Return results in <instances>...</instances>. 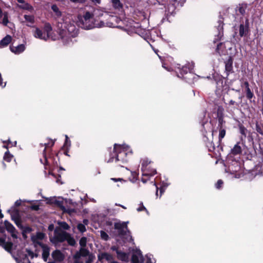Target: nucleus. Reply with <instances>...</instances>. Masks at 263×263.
<instances>
[{"mask_svg": "<svg viewBox=\"0 0 263 263\" xmlns=\"http://www.w3.org/2000/svg\"><path fill=\"white\" fill-rule=\"evenodd\" d=\"M59 225L61 228L65 230H68L70 229L69 226L65 221L60 222Z\"/></svg>", "mask_w": 263, "mask_h": 263, "instance_id": "obj_45", "label": "nucleus"}, {"mask_svg": "<svg viewBox=\"0 0 263 263\" xmlns=\"http://www.w3.org/2000/svg\"><path fill=\"white\" fill-rule=\"evenodd\" d=\"M44 30L46 33V36L47 39L51 37L52 40H57V37L52 35V27L49 23L46 22L44 24ZM65 32L66 30L64 29H61L59 32V36H58L57 39H59L60 37L63 39Z\"/></svg>", "mask_w": 263, "mask_h": 263, "instance_id": "obj_6", "label": "nucleus"}, {"mask_svg": "<svg viewBox=\"0 0 263 263\" xmlns=\"http://www.w3.org/2000/svg\"><path fill=\"white\" fill-rule=\"evenodd\" d=\"M54 233V237L52 239H50L51 241L53 243L63 242L66 241L69 234L58 227L55 229Z\"/></svg>", "mask_w": 263, "mask_h": 263, "instance_id": "obj_5", "label": "nucleus"}, {"mask_svg": "<svg viewBox=\"0 0 263 263\" xmlns=\"http://www.w3.org/2000/svg\"><path fill=\"white\" fill-rule=\"evenodd\" d=\"M18 3L21 4L18 5L17 7L23 10H28L30 12H32L34 8L29 3H26L24 0H16Z\"/></svg>", "mask_w": 263, "mask_h": 263, "instance_id": "obj_15", "label": "nucleus"}, {"mask_svg": "<svg viewBox=\"0 0 263 263\" xmlns=\"http://www.w3.org/2000/svg\"><path fill=\"white\" fill-rule=\"evenodd\" d=\"M179 70L180 74H178L177 76L179 78H181L185 80H186L188 78L187 77H185V75L187 74L189 72L190 74L192 75L191 71L192 69L190 68L189 66H183L181 68L178 67Z\"/></svg>", "mask_w": 263, "mask_h": 263, "instance_id": "obj_13", "label": "nucleus"}, {"mask_svg": "<svg viewBox=\"0 0 263 263\" xmlns=\"http://www.w3.org/2000/svg\"><path fill=\"white\" fill-rule=\"evenodd\" d=\"M71 2L74 3L84 4L86 0H70Z\"/></svg>", "mask_w": 263, "mask_h": 263, "instance_id": "obj_56", "label": "nucleus"}, {"mask_svg": "<svg viewBox=\"0 0 263 263\" xmlns=\"http://www.w3.org/2000/svg\"><path fill=\"white\" fill-rule=\"evenodd\" d=\"M51 256L57 262H62L65 258V255L59 250H55L51 253Z\"/></svg>", "mask_w": 263, "mask_h": 263, "instance_id": "obj_14", "label": "nucleus"}, {"mask_svg": "<svg viewBox=\"0 0 263 263\" xmlns=\"http://www.w3.org/2000/svg\"><path fill=\"white\" fill-rule=\"evenodd\" d=\"M112 259H113V257H112V255H111L108 253H106V252L102 253L98 255V259L100 261H101L103 259H105L107 261H109V260H112Z\"/></svg>", "mask_w": 263, "mask_h": 263, "instance_id": "obj_24", "label": "nucleus"}, {"mask_svg": "<svg viewBox=\"0 0 263 263\" xmlns=\"http://www.w3.org/2000/svg\"><path fill=\"white\" fill-rule=\"evenodd\" d=\"M68 245L70 246H74L76 244V242L75 239L72 237L71 235L69 233L68 236L67 237V239H66Z\"/></svg>", "mask_w": 263, "mask_h": 263, "instance_id": "obj_34", "label": "nucleus"}, {"mask_svg": "<svg viewBox=\"0 0 263 263\" xmlns=\"http://www.w3.org/2000/svg\"><path fill=\"white\" fill-rule=\"evenodd\" d=\"M218 126L217 128H223V125L226 123V121L224 120L223 117L222 115H218Z\"/></svg>", "mask_w": 263, "mask_h": 263, "instance_id": "obj_32", "label": "nucleus"}, {"mask_svg": "<svg viewBox=\"0 0 263 263\" xmlns=\"http://www.w3.org/2000/svg\"><path fill=\"white\" fill-rule=\"evenodd\" d=\"M109 157L107 162L111 163L115 161L119 166L123 167L122 164L128 161L126 150L122 145L117 144H114L112 152H110Z\"/></svg>", "mask_w": 263, "mask_h": 263, "instance_id": "obj_1", "label": "nucleus"}, {"mask_svg": "<svg viewBox=\"0 0 263 263\" xmlns=\"http://www.w3.org/2000/svg\"><path fill=\"white\" fill-rule=\"evenodd\" d=\"M224 73L226 74V77H223V79L228 80V77L230 74L234 73V70L233 68V58L231 56H229L228 59L224 61Z\"/></svg>", "mask_w": 263, "mask_h": 263, "instance_id": "obj_7", "label": "nucleus"}, {"mask_svg": "<svg viewBox=\"0 0 263 263\" xmlns=\"http://www.w3.org/2000/svg\"><path fill=\"white\" fill-rule=\"evenodd\" d=\"M117 258L122 261H125L128 262L129 260V256L128 254L125 252H123L122 251L118 252H117Z\"/></svg>", "mask_w": 263, "mask_h": 263, "instance_id": "obj_23", "label": "nucleus"}, {"mask_svg": "<svg viewBox=\"0 0 263 263\" xmlns=\"http://www.w3.org/2000/svg\"><path fill=\"white\" fill-rule=\"evenodd\" d=\"M127 223L125 222H115L114 224L115 229L118 231V235L122 239H125L128 240V238L130 237V239H132V237L127 233H129L130 232L128 230Z\"/></svg>", "mask_w": 263, "mask_h": 263, "instance_id": "obj_4", "label": "nucleus"}, {"mask_svg": "<svg viewBox=\"0 0 263 263\" xmlns=\"http://www.w3.org/2000/svg\"><path fill=\"white\" fill-rule=\"evenodd\" d=\"M138 212H141L143 211H145L147 213H148L147 210L145 208V207L143 205V202H140L139 204V207L137 209Z\"/></svg>", "mask_w": 263, "mask_h": 263, "instance_id": "obj_49", "label": "nucleus"}, {"mask_svg": "<svg viewBox=\"0 0 263 263\" xmlns=\"http://www.w3.org/2000/svg\"><path fill=\"white\" fill-rule=\"evenodd\" d=\"M151 161H148L147 159L143 160L141 165V170L142 171L145 168V167L148 168V165L151 163Z\"/></svg>", "mask_w": 263, "mask_h": 263, "instance_id": "obj_42", "label": "nucleus"}, {"mask_svg": "<svg viewBox=\"0 0 263 263\" xmlns=\"http://www.w3.org/2000/svg\"><path fill=\"white\" fill-rule=\"evenodd\" d=\"M130 174L131 176H132V178H131L130 177H129L128 179L130 181L134 182L137 179V178L138 174L136 172H130Z\"/></svg>", "mask_w": 263, "mask_h": 263, "instance_id": "obj_46", "label": "nucleus"}, {"mask_svg": "<svg viewBox=\"0 0 263 263\" xmlns=\"http://www.w3.org/2000/svg\"><path fill=\"white\" fill-rule=\"evenodd\" d=\"M218 23L219 24V25H218V26L217 27V29H218V34H217V36L213 40V43H216L218 41L221 40V39H222V37L223 35V23L222 21H219L218 22Z\"/></svg>", "mask_w": 263, "mask_h": 263, "instance_id": "obj_16", "label": "nucleus"}, {"mask_svg": "<svg viewBox=\"0 0 263 263\" xmlns=\"http://www.w3.org/2000/svg\"><path fill=\"white\" fill-rule=\"evenodd\" d=\"M81 255L80 254H79V252H77L73 256V258L74 259V260L76 259H80V258L81 257Z\"/></svg>", "mask_w": 263, "mask_h": 263, "instance_id": "obj_61", "label": "nucleus"}, {"mask_svg": "<svg viewBox=\"0 0 263 263\" xmlns=\"http://www.w3.org/2000/svg\"><path fill=\"white\" fill-rule=\"evenodd\" d=\"M13 158V155H11L9 151L8 150L7 152L5 153L3 159L4 160L7 161V162H10Z\"/></svg>", "mask_w": 263, "mask_h": 263, "instance_id": "obj_36", "label": "nucleus"}, {"mask_svg": "<svg viewBox=\"0 0 263 263\" xmlns=\"http://www.w3.org/2000/svg\"><path fill=\"white\" fill-rule=\"evenodd\" d=\"M112 7L116 9H120L123 8V4L120 0H111Z\"/></svg>", "mask_w": 263, "mask_h": 263, "instance_id": "obj_28", "label": "nucleus"}, {"mask_svg": "<svg viewBox=\"0 0 263 263\" xmlns=\"http://www.w3.org/2000/svg\"><path fill=\"white\" fill-rule=\"evenodd\" d=\"M71 146V141L70 139H69L68 137L66 135L65 136V140L64 144V145L62 147V149H64L65 148H69Z\"/></svg>", "mask_w": 263, "mask_h": 263, "instance_id": "obj_39", "label": "nucleus"}, {"mask_svg": "<svg viewBox=\"0 0 263 263\" xmlns=\"http://www.w3.org/2000/svg\"><path fill=\"white\" fill-rule=\"evenodd\" d=\"M7 212H8V213H9L11 214V219L14 222L21 218V217L20 216L19 212H18V210H14L13 211L11 212V210H8Z\"/></svg>", "mask_w": 263, "mask_h": 263, "instance_id": "obj_26", "label": "nucleus"}, {"mask_svg": "<svg viewBox=\"0 0 263 263\" xmlns=\"http://www.w3.org/2000/svg\"><path fill=\"white\" fill-rule=\"evenodd\" d=\"M32 240L36 243L42 249V258L45 261H47V259L50 254V248L46 244L43 243L41 241H36L34 237H32Z\"/></svg>", "mask_w": 263, "mask_h": 263, "instance_id": "obj_10", "label": "nucleus"}, {"mask_svg": "<svg viewBox=\"0 0 263 263\" xmlns=\"http://www.w3.org/2000/svg\"><path fill=\"white\" fill-rule=\"evenodd\" d=\"M24 17L25 21L30 23L31 24H33L35 22L34 16L32 15H24Z\"/></svg>", "mask_w": 263, "mask_h": 263, "instance_id": "obj_35", "label": "nucleus"}, {"mask_svg": "<svg viewBox=\"0 0 263 263\" xmlns=\"http://www.w3.org/2000/svg\"><path fill=\"white\" fill-rule=\"evenodd\" d=\"M228 104L230 106H233L236 107H238L239 105V103L233 101V100H230Z\"/></svg>", "mask_w": 263, "mask_h": 263, "instance_id": "obj_53", "label": "nucleus"}, {"mask_svg": "<svg viewBox=\"0 0 263 263\" xmlns=\"http://www.w3.org/2000/svg\"><path fill=\"white\" fill-rule=\"evenodd\" d=\"M8 22H9V20H8V16L7 15H5L3 17L2 24L4 26H7Z\"/></svg>", "mask_w": 263, "mask_h": 263, "instance_id": "obj_55", "label": "nucleus"}, {"mask_svg": "<svg viewBox=\"0 0 263 263\" xmlns=\"http://www.w3.org/2000/svg\"><path fill=\"white\" fill-rule=\"evenodd\" d=\"M27 252H28L29 255L30 256V257L32 258H33L34 256H35L36 257L37 256V255H34L33 252L31 250H27Z\"/></svg>", "mask_w": 263, "mask_h": 263, "instance_id": "obj_57", "label": "nucleus"}, {"mask_svg": "<svg viewBox=\"0 0 263 263\" xmlns=\"http://www.w3.org/2000/svg\"><path fill=\"white\" fill-rule=\"evenodd\" d=\"M12 41V37L10 35H7L0 41V47H4L8 46Z\"/></svg>", "mask_w": 263, "mask_h": 263, "instance_id": "obj_22", "label": "nucleus"}, {"mask_svg": "<svg viewBox=\"0 0 263 263\" xmlns=\"http://www.w3.org/2000/svg\"><path fill=\"white\" fill-rule=\"evenodd\" d=\"M87 238L86 237H82L79 241V244L82 248H84L86 246Z\"/></svg>", "mask_w": 263, "mask_h": 263, "instance_id": "obj_43", "label": "nucleus"}, {"mask_svg": "<svg viewBox=\"0 0 263 263\" xmlns=\"http://www.w3.org/2000/svg\"><path fill=\"white\" fill-rule=\"evenodd\" d=\"M203 141L205 143L206 147L208 148L209 152H213L215 150V146L213 143V141H211L206 136H204Z\"/></svg>", "mask_w": 263, "mask_h": 263, "instance_id": "obj_18", "label": "nucleus"}, {"mask_svg": "<svg viewBox=\"0 0 263 263\" xmlns=\"http://www.w3.org/2000/svg\"><path fill=\"white\" fill-rule=\"evenodd\" d=\"M142 172L143 174L141 181L143 183H146L147 180H149L150 177L153 176L157 174L156 169L150 168L149 167L148 168L145 167V168L142 171Z\"/></svg>", "mask_w": 263, "mask_h": 263, "instance_id": "obj_11", "label": "nucleus"}, {"mask_svg": "<svg viewBox=\"0 0 263 263\" xmlns=\"http://www.w3.org/2000/svg\"><path fill=\"white\" fill-rule=\"evenodd\" d=\"M51 8L57 17H60L62 16V12L59 10L56 4L52 5Z\"/></svg>", "mask_w": 263, "mask_h": 263, "instance_id": "obj_29", "label": "nucleus"}, {"mask_svg": "<svg viewBox=\"0 0 263 263\" xmlns=\"http://www.w3.org/2000/svg\"><path fill=\"white\" fill-rule=\"evenodd\" d=\"M219 129V136L218 139L219 143L222 141V139L224 137L226 134V130L224 127L220 128Z\"/></svg>", "mask_w": 263, "mask_h": 263, "instance_id": "obj_33", "label": "nucleus"}, {"mask_svg": "<svg viewBox=\"0 0 263 263\" xmlns=\"http://www.w3.org/2000/svg\"><path fill=\"white\" fill-rule=\"evenodd\" d=\"M31 209L34 211H38L39 210V205H32L31 206Z\"/></svg>", "mask_w": 263, "mask_h": 263, "instance_id": "obj_60", "label": "nucleus"}, {"mask_svg": "<svg viewBox=\"0 0 263 263\" xmlns=\"http://www.w3.org/2000/svg\"><path fill=\"white\" fill-rule=\"evenodd\" d=\"M22 230L23 237L25 239L27 238V234L32 231L31 228L29 227H24V228L21 229Z\"/></svg>", "mask_w": 263, "mask_h": 263, "instance_id": "obj_31", "label": "nucleus"}, {"mask_svg": "<svg viewBox=\"0 0 263 263\" xmlns=\"http://www.w3.org/2000/svg\"><path fill=\"white\" fill-rule=\"evenodd\" d=\"M242 143L240 142H238L234 147L231 149L230 155L236 156L240 155L242 153V147L241 145Z\"/></svg>", "mask_w": 263, "mask_h": 263, "instance_id": "obj_17", "label": "nucleus"}, {"mask_svg": "<svg viewBox=\"0 0 263 263\" xmlns=\"http://www.w3.org/2000/svg\"><path fill=\"white\" fill-rule=\"evenodd\" d=\"M239 133L242 135V137L241 138V139L243 138H246L247 137V133L248 132L247 129L244 126V125L242 124L239 123L238 125Z\"/></svg>", "mask_w": 263, "mask_h": 263, "instance_id": "obj_27", "label": "nucleus"}, {"mask_svg": "<svg viewBox=\"0 0 263 263\" xmlns=\"http://www.w3.org/2000/svg\"><path fill=\"white\" fill-rule=\"evenodd\" d=\"M111 250L112 251H116L117 254L118 252H120V250H119L118 247L116 246H112L111 247Z\"/></svg>", "mask_w": 263, "mask_h": 263, "instance_id": "obj_62", "label": "nucleus"}, {"mask_svg": "<svg viewBox=\"0 0 263 263\" xmlns=\"http://www.w3.org/2000/svg\"><path fill=\"white\" fill-rule=\"evenodd\" d=\"M223 183V181L221 179H219L217 181V182L215 184V187L218 189H220Z\"/></svg>", "mask_w": 263, "mask_h": 263, "instance_id": "obj_54", "label": "nucleus"}, {"mask_svg": "<svg viewBox=\"0 0 263 263\" xmlns=\"http://www.w3.org/2000/svg\"><path fill=\"white\" fill-rule=\"evenodd\" d=\"M246 97L247 98L251 101V99L254 97V95L253 92L251 91V89L249 90H246Z\"/></svg>", "mask_w": 263, "mask_h": 263, "instance_id": "obj_41", "label": "nucleus"}, {"mask_svg": "<svg viewBox=\"0 0 263 263\" xmlns=\"http://www.w3.org/2000/svg\"><path fill=\"white\" fill-rule=\"evenodd\" d=\"M69 148H65L64 149L62 148V150L63 151V154L67 156H70L69 155H68L69 153Z\"/></svg>", "mask_w": 263, "mask_h": 263, "instance_id": "obj_58", "label": "nucleus"}, {"mask_svg": "<svg viewBox=\"0 0 263 263\" xmlns=\"http://www.w3.org/2000/svg\"><path fill=\"white\" fill-rule=\"evenodd\" d=\"M33 35L35 38L45 41L47 40L46 35L43 32L42 30L37 27H36Z\"/></svg>", "mask_w": 263, "mask_h": 263, "instance_id": "obj_20", "label": "nucleus"}, {"mask_svg": "<svg viewBox=\"0 0 263 263\" xmlns=\"http://www.w3.org/2000/svg\"><path fill=\"white\" fill-rule=\"evenodd\" d=\"M255 129L258 134L263 136V124L261 123H259L258 121L256 122Z\"/></svg>", "mask_w": 263, "mask_h": 263, "instance_id": "obj_30", "label": "nucleus"}, {"mask_svg": "<svg viewBox=\"0 0 263 263\" xmlns=\"http://www.w3.org/2000/svg\"><path fill=\"white\" fill-rule=\"evenodd\" d=\"M225 46L224 43L222 42H220L218 43L216 46L215 52L218 53L219 55L221 56V55L223 53V50Z\"/></svg>", "mask_w": 263, "mask_h": 263, "instance_id": "obj_25", "label": "nucleus"}, {"mask_svg": "<svg viewBox=\"0 0 263 263\" xmlns=\"http://www.w3.org/2000/svg\"><path fill=\"white\" fill-rule=\"evenodd\" d=\"M45 236L44 233L42 232H37L36 235V238L39 240H43Z\"/></svg>", "mask_w": 263, "mask_h": 263, "instance_id": "obj_51", "label": "nucleus"}, {"mask_svg": "<svg viewBox=\"0 0 263 263\" xmlns=\"http://www.w3.org/2000/svg\"><path fill=\"white\" fill-rule=\"evenodd\" d=\"M49 140L51 141L50 143L44 144V145L45 146V148L43 151V156L44 157V162H43L42 159H40L41 162L42 163H43L45 166L49 165V160H48V156H47V150L48 148H51L52 146H53L54 143H55V141L56 140L54 139V140H53L51 139H49ZM45 168H47L46 167H45Z\"/></svg>", "mask_w": 263, "mask_h": 263, "instance_id": "obj_9", "label": "nucleus"}, {"mask_svg": "<svg viewBox=\"0 0 263 263\" xmlns=\"http://www.w3.org/2000/svg\"><path fill=\"white\" fill-rule=\"evenodd\" d=\"M13 243L11 241L5 242L2 247L5 249L8 252H10L12 249Z\"/></svg>", "mask_w": 263, "mask_h": 263, "instance_id": "obj_37", "label": "nucleus"}, {"mask_svg": "<svg viewBox=\"0 0 263 263\" xmlns=\"http://www.w3.org/2000/svg\"><path fill=\"white\" fill-rule=\"evenodd\" d=\"M5 242L6 240L5 238H0V246L2 247L4 245H5Z\"/></svg>", "mask_w": 263, "mask_h": 263, "instance_id": "obj_63", "label": "nucleus"}, {"mask_svg": "<svg viewBox=\"0 0 263 263\" xmlns=\"http://www.w3.org/2000/svg\"><path fill=\"white\" fill-rule=\"evenodd\" d=\"M54 203L59 207L63 211H66L65 207L63 205V202L62 201L55 200Z\"/></svg>", "mask_w": 263, "mask_h": 263, "instance_id": "obj_40", "label": "nucleus"}, {"mask_svg": "<svg viewBox=\"0 0 263 263\" xmlns=\"http://www.w3.org/2000/svg\"><path fill=\"white\" fill-rule=\"evenodd\" d=\"M239 35L240 37L248 36L250 32L249 27V20L246 17L245 22H241L238 27Z\"/></svg>", "mask_w": 263, "mask_h": 263, "instance_id": "obj_8", "label": "nucleus"}, {"mask_svg": "<svg viewBox=\"0 0 263 263\" xmlns=\"http://www.w3.org/2000/svg\"><path fill=\"white\" fill-rule=\"evenodd\" d=\"M93 20V14L89 11H86L84 15L80 19L79 25L81 28L85 29H91L95 27Z\"/></svg>", "mask_w": 263, "mask_h": 263, "instance_id": "obj_3", "label": "nucleus"}, {"mask_svg": "<svg viewBox=\"0 0 263 263\" xmlns=\"http://www.w3.org/2000/svg\"><path fill=\"white\" fill-rule=\"evenodd\" d=\"M243 85L245 86L246 90L250 89V87H249L250 86L249 83L247 81H246L244 82Z\"/></svg>", "mask_w": 263, "mask_h": 263, "instance_id": "obj_59", "label": "nucleus"}, {"mask_svg": "<svg viewBox=\"0 0 263 263\" xmlns=\"http://www.w3.org/2000/svg\"><path fill=\"white\" fill-rule=\"evenodd\" d=\"M248 5L247 4L242 3L239 4L236 8V12H238L241 15H244L246 13V10L247 8Z\"/></svg>", "mask_w": 263, "mask_h": 263, "instance_id": "obj_21", "label": "nucleus"}, {"mask_svg": "<svg viewBox=\"0 0 263 263\" xmlns=\"http://www.w3.org/2000/svg\"><path fill=\"white\" fill-rule=\"evenodd\" d=\"M223 81L222 79H219L218 81L216 82L217 87L219 90L221 89L223 87Z\"/></svg>", "mask_w": 263, "mask_h": 263, "instance_id": "obj_48", "label": "nucleus"}, {"mask_svg": "<svg viewBox=\"0 0 263 263\" xmlns=\"http://www.w3.org/2000/svg\"><path fill=\"white\" fill-rule=\"evenodd\" d=\"M77 229L81 233H84L86 231L85 225L82 223H79L77 226Z\"/></svg>", "mask_w": 263, "mask_h": 263, "instance_id": "obj_47", "label": "nucleus"}, {"mask_svg": "<svg viewBox=\"0 0 263 263\" xmlns=\"http://www.w3.org/2000/svg\"><path fill=\"white\" fill-rule=\"evenodd\" d=\"M131 261L132 263H139L138 256L136 254H133L132 256Z\"/></svg>", "mask_w": 263, "mask_h": 263, "instance_id": "obj_50", "label": "nucleus"}, {"mask_svg": "<svg viewBox=\"0 0 263 263\" xmlns=\"http://www.w3.org/2000/svg\"><path fill=\"white\" fill-rule=\"evenodd\" d=\"M79 254L82 257H86L89 254V251L88 249L84 248H81L79 251Z\"/></svg>", "mask_w": 263, "mask_h": 263, "instance_id": "obj_38", "label": "nucleus"}, {"mask_svg": "<svg viewBox=\"0 0 263 263\" xmlns=\"http://www.w3.org/2000/svg\"><path fill=\"white\" fill-rule=\"evenodd\" d=\"M14 223L19 229H21L24 228V226L22 223V220L21 218L15 221Z\"/></svg>", "mask_w": 263, "mask_h": 263, "instance_id": "obj_52", "label": "nucleus"}, {"mask_svg": "<svg viewBox=\"0 0 263 263\" xmlns=\"http://www.w3.org/2000/svg\"><path fill=\"white\" fill-rule=\"evenodd\" d=\"M54 224L51 223L49 225V226L48 227V230L49 231L52 232L54 230Z\"/></svg>", "mask_w": 263, "mask_h": 263, "instance_id": "obj_64", "label": "nucleus"}, {"mask_svg": "<svg viewBox=\"0 0 263 263\" xmlns=\"http://www.w3.org/2000/svg\"><path fill=\"white\" fill-rule=\"evenodd\" d=\"M59 154H62V153L60 152H59L58 153L55 154V156H54V154L52 152L51 149L50 150V151L48 153V160H49V165H47L46 166L47 168H45L46 170H47L48 169L47 167H49V174L57 179V182H60V179H59V178L61 177V175L59 174L58 175V178H57L56 175L52 173V171L55 167H58L59 165L60 164V160L59 156ZM44 166L45 167V165Z\"/></svg>", "mask_w": 263, "mask_h": 263, "instance_id": "obj_2", "label": "nucleus"}, {"mask_svg": "<svg viewBox=\"0 0 263 263\" xmlns=\"http://www.w3.org/2000/svg\"><path fill=\"white\" fill-rule=\"evenodd\" d=\"M10 48L12 52L15 54H20L25 50V46L24 44H20L17 46H11Z\"/></svg>", "mask_w": 263, "mask_h": 263, "instance_id": "obj_19", "label": "nucleus"}, {"mask_svg": "<svg viewBox=\"0 0 263 263\" xmlns=\"http://www.w3.org/2000/svg\"><path fill=\"white\" fill-rule=\"evenodd\" d=\"M4 226L6 230L11 233V235L12 237L13 238H17V231H16L15 227L8 220H5L4 222Z\"/></svg>", "mask_w": 263, "mask_h": 263, "instance_id": "obj_12", "label": "nucleus"}, {"mask_svg": "<svg viewBox=\"0 0 263 263\" xmlns=\"http://www.w3.org/2000/svg\"><path fill=\"white\" fill-rule=\"evenodd\" d=\"M100 236H101V239L104 240L106 241V240H108V239H109L108 235L107 234V233H106L104 231H100Z\"/></svg>", "mask_w": 263, "mask_h": 263, "instance_id": "obj_44", "label": "nucleus"}]
</instances>
